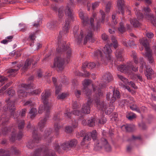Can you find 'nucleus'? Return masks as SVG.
I'll return each mask as SVG.
<instances>
[{"label":"nucleus","instance_id":"1","mask_svg":"<svg viewBox=\"0 0 156 156\" xmlns=\"http://www.w3.org/2000/svg\"><path fill=\"white\" fill-rule=\"evenodd\" d=\"M69 22L67 20L63 24L62 30L60 32L58 38V47L56 48V51L60 55L54 59L53 66L52 67H57L60 70L64 69L65 62L68 63L72 57L71 48L66 45L65 41H62L61 39L63 36L69 32Z\"/></svg>","mask_w":156,"mask_h":156},{"label":"nucleus","instance_id":"2","mask_svg":"<svg viewBox=\"0 0 156 156\" xmlns=\"http://www.w3.org/2000/svg\"><path fill=\"white\" fill-rule=\"evenodd\" d=\"M50 95V93L49 90H45L41 95L42 100L44 105H41L40 106L38 110V113L39 114H41L45 111V116L48 115L49 116L50 111L52 106L51 104L48 102V98Z\"/></svg>","mask_w":156,"mask_h":156},{"label":"nucleus","instance_id":"3","mask_svg":"<svg viewBox=\"0 0 156 156\" xmlns=\"http://www.w3.org/2000/svg\"><path fill=\"white\" fill-rule=\"evenodd\" d=\"M31 156H57L55 153L46 147L36 149Z\"/></svg>","mask_w":156,"mask_h":156},{"label":"nucleus","instance_id":"4","mask_svg":"<svg viewBox=\"0 0 156 156\" xmlns=\"http://www.w3.org/2000/svg\"><path fill=\"white\" fill-rule=\"evenodd\" d=\"M103 147L105 151L108 152H110L112 150V147L107 140L104 138H101L94 144V149L97 151L101 149Z\"/></svg>","mask_w":156,"mask_h":156},{"label":"nucleus","instance_id":"5","mask_svg":"<svg viewBox=\"0 0 156 156\" xmlns=\"http://www.w3.org/2000/svg\"><path fill=\"white\" fill-rule=\"evenodd\" d=\"M79 16L84 26H88L89 25V27H90L91 29L93 30H95L94 19L93 18H91L89 20L88 15L86 13H83L81 10L79 11Z\"/></svg>","mask_w":156,"mask_h":156},{"label":"nucleus","instance_id":"6","mask_svg":"<svg viewBox=\"0 0 156 156\" xmlns=\"http://www.w3.org/2000/svg\"><path fill=\"white\" fill-rule=\"evenodd\" d=\"M70 2V7L68 5H67L66 6V9L65 12L66 15H67L68 16V18L66 19L65 22L63 24V25L65 23H66V20H68L69 22V23L71 21H73L76 18V16L74 14V12L71 9V7L73 6L74 5V0H69ZM63 25L62 26V27Z\"/></svg>","mask_w":156,"mask_h":156},{"label":"nucleus","instance_id":"7","mask_svg":"<svg viewBox=\"0 0 156 156\" xmlns=\"http://www.w3.org/2000/svg\"><path fill=\"white\" fill-rule=\"evenodd\" d=\"M34 140H30L27 144L26 146L29 148L31 149L34 147L35 143H38L41 139V137H40L37 134V131L34 129L32 132Z\"/></svg>","mask_w":156,"mask_h":156},{"label":"nucleus","instance_id":"8","mask_svg":"<svg viewBox=\"0 0 156 156\" xmlns=\"http://www.w3.org/2000/svg\"><path fill=\"white\" fill-rule=\"evenodd\" d=\"M91 137L94 141L96 140L97 135L96 130H94L91 132L87 133L85 135V137H83L82 140L81 142V145L83 146L86 144L87 142L91 140Z\"/></svg>","mask_w":156,"mask_h":156},{"label":"nucleus","instance_id":"9","mask_svg":"<svg viewBox=\"0 0 156 156\" xmlns=\"http://www.w3.org/2000/svg\"><path fill=\"white\" fill-rule=\"evenodd\" d=\"M78 30L79 28L77 26H75L73 29V34L75 38V43L78 45L80 44L83 37V31L81 30L80 35H79L78 33Z\"/></svg>","mask_w":156,"mask_h":156},{"label":"nucleus","instance_id":"10","mask_svg":"<svg viewBox=\"0 0 156 156\" xmlns=\"http://www.w3.org/2000/svg\"><path fill=\"white\" fill-rule=\"evenodd\" d=\"M112 95L110 92H108L106 95V99L108 101H110V103H113L115 101L116 98L119 99L120 97V92L117 90H114Z\"/></svg>","mask_w":156,"mask_h":156},{"label":"nucleus","instance_id":"11","mask_svg":"<svg viewBox=\"0 0 156 156\" xmlns=\"http://www.w3.org/2000/svg\"><path fill=\"white\" fill-rule=\"evenodd\" d=\"M6 101L7 103V107L8 110L10 112V118L15 119V116L17 115L15 112V108L14 106V102L13 101H10V99L6 100Z\"/></svg>","mask_w":156,"mask_h":156},{"label":"nucleus","instance_id":"12","mask_svg":"<svg viewBox=\"0 0 156 156\" xmlns=\"http://www.w3.org/2000/svg\"><path fill=\"white\" fill-rule=\"evenodd\" d=\"M77 144V141L76 139H73L63 143L61 145L62 148L64 150L70 149L75 147Z\"/></svg>","mask_w":156,"mask_h":156},{"label":"nucleus","instance_id":"13","mask_svg":"<svg viewBox=\"0 0 156 156\" xmlns=\"http://www.w3.org/2000/svg\"><path fill=\"white\" fill-rule=\"evenodd\" d=\"M10 151H6L3 149H0V156H10L9 153L17 154L20 153V151L16 147H12L10 150Z\"/></svg>","mask_w":156,"mask_h":156},{"label":"nucleus","instance_id":"14","mask_svg":"<svg viewBox=\"0 0 156 156\" xmlns=\"http://www.w3.org/2000/svg\"><path fill=\"white\" fill-rule=\"evenodd\" d=\"M102 51L106 55V58L111 62L113 61V59L111 55L112 51L111 49L110 46L108 44L105 45V47H103Z\"/></svg>","mask_w":156,"mask_h":156},{"label":"nucleus","instance_id":"15","mask_svg":"<svg viewBox=\"0 0 156 156\" xmlns=\"http://www.w3.org/2000/svg\"><path fill=\"white\" fill-rule=\"evenodd\" d=\"M85 35V37L83 40L84 44H86L88 41L93 43L94 41V34L91 30H88Z\"/></svg>","mask_w":156,"mask_h":156},{"label":"nucleus","instance_id":"16","mask_svg":"<svg viewBox=\"0 0 156 156\" xmlns=\"http://www.w3.org/2000/svg\"><path fill=\"white\" fill-rule=\"evenodd\" d=\"M92 100H88L87 102L83 104L81 108V112L83 114H88L90 112V107Z\"/></svg>","mask_w":156,"mask_h":156},{"label":"nucleus","instance_id":"17","mask_svg":"<svg viewBox=\"0 0 156 156\" xmlns=\"http://www.w3.org/2000/svg\"><path fill=\"white\" fill-rule=\"evenodd\" d=\"M113 79V77L110 73L107 72L102 76L101 80L102 82L108 83L112 81Z\"/></svg>","mask_w":156,"mask_h":156},{"label":"nucleus","instance_id":"18","mask_svg":"<svg viewBox=\"0 0 156 156\" xmlns=\"http://www.w3.org/2000/svg\"><path fill=\"white\" fill-rule=\"evenodd\" d=\"M106 84L100 83L98 86L95 87H93V90L94 91L96 92L95 93L97 94V96H101L102 95V92L101 91V89L105 88L106 87Z\"/></svg>","mask_w":156,"mask_h":156},{"label":"nucleus","instance_id":"19","mask_svg":"<svg viewBox=\"0 0 156 156\" xmlns=\"http://www.w3.org/2000/svg\"><path fill=\"white\" fill-rule=\"evenodd\" d=\"M49 116L48 115H47L44 118L41 119L38 122V126L39 129L41 130L45 126L47 122L48 121Z\"/></svg>","mask_w":156,"mask_h":156},{"label":"nucleus","instance_id":"20","mask_svg":"<svg viewBox=\"0 0 156 156\" xmlns=\"http://www.w3.org/2000/svg\"><path fill=\"white\" fill-rule=\"evenodd\" d=\"M146 69L145 71V75L147 76L148 80H151L152 79V75L154 73V71L149 66H145Z\"/></svg>","mask_w":156,"mask_h":156},{"label":"nucleus","instance_id":"21","mask_svg":"<svg viewBox=\"0 0 156 156\" xmlns=\"http://www.w3.org/2000/svg\"><path fill=\"white\" fill-rule=\"evenodd\" d=\"M119 71L124 73L128 72L130 69L129 63H127V64L125 65H121L117 67Z\"/></svg>","mask_w":156,"mask_h":156},{"label":"nucleus","instance_id":"22","mask_svg":"<svg viewBox=\"0 0 156 156\" xmlns=\"http://www.w3.org/2000/svg\"><path fill=\"white\" fill-rule=\"evenodd\" d=\"M97 107L100 110L105 111L107 109V104L104 101L97 102Z\"/></svg>","mask_w":156,"mask_h":156},{"label":"nucleus","instance_id":"23","mask_svg":"<svg viewBox=\"0 0 156 156\" xmlns=\"http://www.w3.org/2000/svg\"><path fill=\"white\" fill-rule=\"evenodd\" d=\"M140 41L141 44L144 47L146 51H150L149 44L147 41V39L146 38H144L142 39H140Z\"/></svg>","mask_w":156,"mask_h":156},{"label":"nucleus","instance_id":"24","mask_svg":"<svg viewBox=\"0 0 156 156\" xmlns=\"http://www.w3.org/2000/svg\"><path fill=\"white\" fill-rule=\"evenodd\" d=\"M123 50V49L119 48L116 50V51L115 52L116 57L118 60L119 61H121L122 60Z\"/></svg>","mask_w":156,"mask_h":156},{"label":"nucleus","instance_id":"25","mask_svg":"<svg viewBox=\"0 0 156 156\" xmlns=\"http://www.w3.org/2000/svg\"><path fill=\"white\" fill-rule=\"evenodd\" d=\"M15 117L16 120L18 122V127L20 129H22L24 127L25 123L24 120H18L17 115L15 116Z\"/></svg>","mask_w":156,"mask_h":156},{"label":"nucleus","instance_id":"26","mask_svg":"<svg viewBox=\"0 0 156 156\" xmlns=\"http://www.w3.org/2000/svg\"><path fill=\"white\" fill-rule=\"evenodd\" d=\"M120 2V1H119L117 2V6L118 9V12L120 13L121 12L122 15L124 14V8L123 7L124 4V2Z\"/></svg>","mask_w":156,"mask_h":156},{"label":"nucleus","instance_id":"27","mask_svg":"<svg viewBox=\"0 0 156 156\" xmlns=\"http://www.w3.org/2000/svg\"><path fill=\"white\" fill-rule=\"evenodd\" d=\"M21 87L22 88H23V89H24L25 90H27L29 89H34L36 87L35 85L32 83L28 84L22 83L21 84Z\"/></svg>","mask_w":156,"mask_h":156},{"label":"nucleus","instance_id":"28","mask_svg":"<svg viewBox=\"0 0 156 156\" xmlns=\"http://www.w3.org/2000/svg\"><path fill=\"white\" fill-rule=\"evenodd\" d=\"M139 63L140 65V67L139 71L141 73H142L144 71V68H145V66H147L143 57L139 58Z\"/></svg>","mask_w":156,"mask_h":156},{"label":"nucleus","instance_id":"29","mask_svg":"<svg viewBox=\"0 0 156 156\" xmlns=\"http://www.w3.org/2000/svg\"><path fill=\"white\" fill-rule=\"evenodd\" d=\"M83 91L84 92L85 94L87 97L88 100H91L90 99V96L91 94V91L90 89L88 88L87 87L85 86L83 88Z\"/></svg>","mask_w":156,"mask_h":156},{"label":"nucleus","instance_id":"30","mask_svg":"<svg viewBox=\"0 0 156 156\" xmlns=\"http://www.w3.org/2000/svg\"><path fill=\"white\" fill-rule=\"evenodd\" d=\"M94 56L95 58H96L98 59L100 58L101 60L102 61L103 56L101 51L99 50H95L94 53Z\"/></svg>","mask_w":156,"mask_h":156},{"label":"nucleus","instance_id":"31","mask_svg":"<svg viewBox=\"0 0 156 156\" xmlns=\"http://www.w3.org/2000/svg\"><path fill=\"white\" fill-rule=\"evenodd\" d=\"M145 55L149 63L151 64L154 63V59L150 51H146L145 53Z\"/></svg>","mask_w":156,"mask_h":156},{"label":"nucleus","instance_id":"32","mask_svg":"<svg viewBox=\"0 0 156 156\" xmlns=\"http://www.w3.org/2000/svg\"><path fill=\"white\" fill-rule=\"evenodd\" d=\"M64 9L63 7H61L58 10V16L59 18V20L62 22V20L64 16Z\"/></svg>","mask_w":156,"mask_h":156},{"label":"nucleus","instance_id":"33","mask_svg":"<svg viewBox=\"0 0 156 156\" xmlns=\"http://www.w3.org/2000/svg\"><path fill=\"white\" fill-rule=\"evenodd\" d=\"M134 11L135 12V14L138 20H141L143 18V14L140 12V11L137 8H134Z\"/></svg>","mask_w":156,"mask_h":156},{"label":"nucleus","instance_id":"34","mask_svg":"<svg viewBox=\"0 0 156 156\" xmlns=\"http://www.w3.org/2000/svg\"><path fill=\"white\" fill-rule=\"evenodd\" d=\"M56 23V21H51L50 22L47 23V27L48 29L50 30H53L57 26Z\"/></svg>","mask_w":156,"mask_h":156},{"label":"nucleus","instance_id":"35","mask_svg":"<svg viewBox=\"0 0 156 156\" xmlns=\"http://www.w3.org/2000/svg\"><path fill=\"white\" fill-rule=\"evenodd\" d=\"M19 69V68L17 69H12L8 70V72L9 74L8 75V76L12 77L15 76L16 74L15 73Z\"/></svg>","mask_w":156,"mask_h":156},{"label":"nucleus","instance_id":"36","mask_svg":"<svg viewBox=\"0 0 156 156\" xmlns=\"http://www.w3.org/2000/svg\"><path fill=\"white\" fill-rule=\"evenodd\" d=\"M31 63L32 62L30 58L27 59L25 61V64L23 67V69L24 70H26L30 66Z\"/></svg>","mask_w":156,"mask_h":156},{"label":"nucleus","instance_id":"37","mask_svg":"<svg viewBox=\"0 0 156 156\" xmlns=\"http://www.w3.org/2000/svg\"><path fill=\"white\" fill-rule=\"evenodd\" d=\"M130 23L135 27H138L140 25V23L139 21L136 19L130 20Z\"/></svg>","mask_w":156,"mask_h":156},{"label":"nucleus","instance_id":"38","mask_svg":"<svg viewBox=\"0 0 156 156\" xmlns=\"http://www.w3.org/2000/svg\"><path fill=\"white\" fill-rule=\"evenodd\" d=\"M72 113L73 114L77 116H80V119H82V118L83 117V116L82 115V112L81 111H80L78 110H75L72 111Z\"/></svg>","mask_w":156,"mask_h":156},{"label":"nucleus","instance_id":"39","mask_svg":"<svg viewBox=\"0 0 156 156\" xmlns=\"http://www.w3.org/2000/svg\"><path fill=\"white\" fill-rule=\"evenodd\" d=\"M30 58L32 62V65L34 66L37 63V62L39 61L40 59V57L39 56H36Z\"/></svg>","mask_w":156,"mask_h":156},{"label":"nucleus","instance_id":"40","mask_svg":"<svg viewBox=\"0 0 156 156\" xmlns=\"http://www.w3.org/2000/svg\"><path fill=\"white\" fill-rule=\"evenodd\" d=\"M28 94H30V93L24 91L22 89H20L18 90V95L20 97H26Z\"/></svg>","mask_w":156,"mask_h":156},{"label":"nucleus","instance_id":"41","mask_svg":"<svg viewBox=\"0 0 156 156\" xmlns=\"http://www.w3.org/2000/svg\"><path fill=\"white\" fill-rule=\"evenodd\" d=\"M96 119L93 118H91L90 119L87 120V125L90 127H93L95 125Z\"/></svg>","mask_w":156,"mask_h":156},{"label":"nucleus","instance_id":"42","mask_svg":"<svg viewBox=\"0 0 156 156\" xmlns=\"http://www.w3.org/2000/svg\"><path fill=\"white\" fill-rule=\"evenodd\" d=\"M37 111V109L35 108H31L29 112V113L30 114V118L31 119H33L35 117Z\"/></svg>","mask_w":156,"mask_h":156},{"label":"nucleus","instance_id":"43","mask_svg":"<svg viewBox=\"0 0 156 156\" xmlns=\"http://www.w3.org/2000/svg\"><path fill=\"white\" fill-rule=\"evenodd\" d=\"M100 66V64L99 63H98L97 64H95V63L93 62H90L88 63L87 65V67L89 69H92L94 68L95 66L99 67Z\"/></svg>","mask_w":156,"mask_h":156},{"label":"nucleus","instance_id":"44","mask_svg":"<svg viewBox=\"0 0 156 156\" xmlns=\"http://www.w3.org/2000/svg\"><path fill=\"white\" fill-rule=\"evenodd\" d=\"M100 13L101 14V18L99 20V22L104 23L105 22V12L102 10H100Z\"/></svg>","mask_w":156,"mask_h":156},{"label":"nucleus","instance_id":"45","mask_svg":"<svg viewBox=\"0 0 156 156\" xmlns=\"http://www.w3.org/2000/svg\"><path fill=\"white\" fill-rule=\"evenodd\" d=\"M61 126L59 124V122L54 123V129L56 132H58L59 130L61 128Z\"/></svg>","mask_w":156,"mask_h":156},{"label":"nucleus","instance_id":"46","mask_svg":"<svg viewBox=\"0 0 156 156\" xmlns=\"http://www.w3.org/2000/svg\"><path fill=\"white\" fill-rule=\"evenodd\" d=\"M118 29L119 32L121 33L124 32L125 31L126 29L124 27L123 23L122 22H121L120 23V26L118 28Z\"/></svg>","mask_w":156,"mask_h":156},{"label":"nucleus","instance_id":"47","mask_svg":"<svg viewBox=\"0 0 156 156\" xmlns=\"http://www.w3.org/2000/svg\"><path fill=\"white\" fill-rule=\"evenodd\" d=\"M112 6V2H108L106 4L105 11L108 12H109Z\"/></svg>","mask_w":156,"mask_h":156},{"label":"nucleus","instance_id":"48","mask_svg":"<svg viewBox=\"0 0 156 156\" xmlns=\"http://www.w3.org/2000/svg\"><path fill=\"white\" fill-rule=\"evenodd\" d=\"M53 119L54 123L56 122H59L60 120V115L59 114H56L54 115Z\"/></svg>","mask_w":156,"mask_h":156},{"label":"nucleus","instance_id":"49","mask_svg":"<svg viewBox=\"0 0 156 156\" xmlns=\"http://www.w3.org/2000/svg\"><path fill=\"white\" fill-rule=\"evenodd\" d=\"M112 43L111 44V45H112L114 48H116L118 46L117 41L115 39L114 37L112 36Z\"/></svg>","mask_w":156,"mask_h":156},{"label":"nucleus","instance_id":"50","mask_svg":"<svg viewBox=\"0 0 156 156\" xmlns=\"http://www.w3.org/2000/svg\"><path fill=\"white\" fill-rule=\"evenodd\" d=\"M130 108L133 111H135L137 112L140 113V111L139 108H138L136 105H133L130 106Z\"/></svg>","mask_w":156,"mask_h":156},{"label":"nucleus","instance_id":"51","mask_svg":"<svg viewBox=\"0 0 156 156\" xmlns=\"http://www.w3.org/2000/svg\"><path fill=\"white\" fill-rule=\"evenodd\" d=\"M87 133H85V132L83 130H81L80 132L76 134L77 138H80V137H85V135Z\"/></svg>","mask_w":156,"mask_h":156},{"label":"nucleus","instance_id":"52","mask_svg":"<svg viewBox=\"0 0 156 156\" xmlns=\"http://www.w3.org/2000/svg\"><path fill=\"white\" fill-rule=\"evenodd\" d=\"M8 94L10 97L13 96L15 94V91L13 89L9 88L8 91Z\"/></svg>","mask_w":156,"mask_h":156},{"label":"nucleus","instance_id":"53","mask_svg":"<svg viewBox=\"0 0 156 156\" xmlns=\"http://www.w3.org/2000/svg\"><path fill=\"white\" fill-rule=\"evenodd\" d=\"M9 130L7 127H4L3 128L1 131L0 132L1 134H2L3 135H6L8 132Z\"/></svg>","mask_w":156,"mask_h":156},{"label":"nucleus","instance_id":"54","mask_svg":"<svg viewBox=\"0 0 156 156\" xmlns=\"http://www.w3.org/2000/svg\"><path fill=\"white\" fill-rule=\"evenodd\" d=\"M35 35V34L34 33H33V34L30 35L28 39L30 41H31L33 43L34 41L35 40L36 38Z\"/></svg>","mask_w":156,"mask_h":156},{"label":"nucleus","instance_id":"55","mask_svg":"<svg viewBox=\"0 0 156 156\" xmlns=\"http://www.w3.org/2000/svg\"><path fill=\"white\" fill-rule=\"evenodd\" d=\"M106 122L107 119L106 118L103 116L98 119V122L101 124H104Z\"/></svg>","mask_w":156,"mask_h":156},{"label":"nucleus","instance_id":"56","mask_svg":"<svg viewBox=\"0 0 156 156\" xmlns=\"http://www.w3.org/2000/svg\"><path fill=\"white\" fill-rule=\"evenodd\" d=\"M19 27L20 28V31L24 32L26 31L27 27L25 24L20 23L19 24Z\"/></svg>","mask_w":156,"mask_h":156},{"label":"nucleus","instance_id":"57","mask_svg":"<svg viewBox=\"0 0 156 156\" xmlns=\"http://www.w3.org/2000/svg\"><path fill=\"white\" fill-rule=\"evenodd\" d=\"M129 66L130 67V69L131 68L132 70L136 72L138 70V67L136 66H134L133 65V63L131 62L129 63Z\"/></svg>","mask_w":156,"mask_h":156},{"label":"nucleus","instance_id":"58","mask_svg":"<svg viewBox=\"0 0 156 156\" xmlns=\"http://www.w3.org/2000/svg\"><path fill=\"white\" fill-rule=\"evenodd\" d=\"M23 135L22 130H20L16 136V139L18 140L20 139L22 137Z\"/></svg>","mask_w":156,"mask_h":156},{"label":"nucleus","instance_id":"59","mask_svg":"<svg viewBox=\"0 0 156 156\" xmlns=\"http://www.w3.org/2000/svg\"><path fill=\"white\" fill-rule=\"evenodd\" d=\"M126 117L129 120H132L136 117V115L134 113L132 114L129 115H126Z\"/></svg>","mask_w":156,"mask_h":156},{"label":"nucleus","instance_id":"60","mask_svg":"<svg viewBox=\"0 0 156 156\" xmlns=\"http://www.w3.org/2000/svg\"><path fill=\"white\" fill-rule=\"evenodd\" d=\"M41 23V20L40 19H39L36 22H34L33 26L36 27H38L40 26Z\"/></svg>","mask_w":156,"mask_h":156},{"label":"nucleus","instance_id":"61","mask_svg":"<svg viewBox=\"0 0 156 156\" xmlns=\"http://www.w3.org/2000/svg\"><path fill=\"white\" fill-rule=\"evenodd\" d=\"M72 128L70 126H67L65 128V132L67 133H70L72 132Z\"/></svg>","mask_w":156,"mask_h":156},{"label":"nucleus","instance_id":"62","mask_svg":"<svg viewBox=\"0 0 156 156\" xmlns=\"http://www.w3.org/2000/svg\"><path fill=\"white\" fill-rule=\"evenodd\" d=\"M41 92V90L40 89L35 90H33L32 92L30 93V94L34 95H37L39 94Z\"/></svg>","mask_w":156,"mask_h":156},{"label":"nucleus","instance_id":"63","mask_svg":"<svg viewBox=\"0 0 156 156\" xmlns=\"http://www.w3.org/2000/svg\"><path fill=\"white\" fill-rule=\"evenodd\" d=\"M16 139V136L14 132H12L11 137L10 138V140L12 142H14Z\"/></svg>","mask_w":156,"mask_h":156},{"label":"nucleus","instance_id":"64","mask_svg":"<svg viewBox=\"0 0 156 156\" xmlns=\"http://www.w3.org/2000/svg\"><path fill=\"white\" fill-rule=\"evenodd\" d=\"M74 94L77 98H79L81 95V91L80 90H76Z\"/></svg>","mask_w":156,"mask_h":156}]
</instances>
